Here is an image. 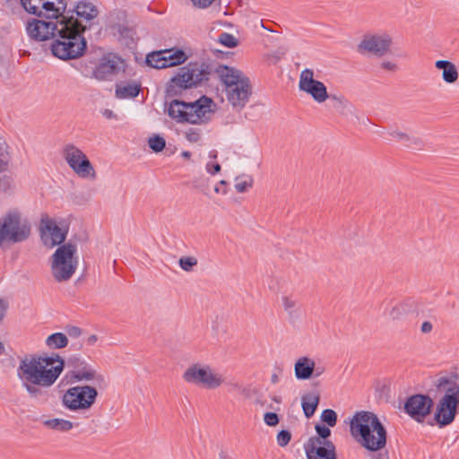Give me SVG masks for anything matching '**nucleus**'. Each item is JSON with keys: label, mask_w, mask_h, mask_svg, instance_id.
I'll return each instance as SVG.
<instances>
[{"label": "nucleus", "mask_w": 459, "mask_h": 459, "mask_svg": "<svg viewBox=\"0 0 459 459\" xmlns=\"http://www.w3.org/2000/svg\"><path fill=\"white\" fill-rule=\"evenodd\" d=\"M67 333L71 337L76 338L82 334V330L77 326H71L67 329Z\"/></svg>", "instance_id": "3c124183"}, {"label": "nucleus", "mask_w": 459, "mask_h": 459, "mask_svg": "<svg viewBox=\"0 0 459 459\" xmlns=\"http://www.w3.org/2000/svg\"><path fill=\"white\" fill-rule=\"evenodd\" d=\"M435 67L442 71V79L448 84L455 83L459 77V74L455 65L447 60H437Z\"/></svg>", "instance_id": "a878e982"}, {"label": "nucleus", "mask_w": 459, "mask_h": 459, "mask_svg": "<svg viewBox=\"0 0 459 459\" xmlns=\"http://www.w3.org/2000/svg\"><path fill=\"white\" fill-rule=\"evenodd\" d=\"M83 27L73 16L60 21V28L51 45L53 55L60 59H75L83 55L87 43L82 36Z\"/></svg>", "instance_id": "7ed1b4c3"}, {"label": "nucleus", "mask_w": 459, "mask_h": 459, "mask_svg": "<svg viewBox=\"0 0 459 459\" xmlns=\"http://www.w3.org/2000/svg\"><path fill=\"white\" fill-rule=\"evenodd\" d=\"M99 392L91 385H78L65 391L61 397L63 407L73 412H86L95 404Z\"/></svg>", "instance_id": "1a4fd4ad"}, {"label": "nucleus", "mask_w": 459, "mask_h": 459, "mask_svg": "<svg viewBox=\"0 0 459 459\" xmlns=\"http://www.w3.org/2000/svg\"><path fill=\"white\" fill-rule=\"evenodd\" d=\"M97 340H98V337H97L95 334H91V335H90V336L87 338L86 342H87L89 345H93V344H95V342H97Z\"/></svg>", "instance_id": "4d7b16f0"}, {"label": "nucleus", "mask_w": 459, "mask_h": 459, "mask_svg": "<svg viewBox=\"0 0 459 459\" xmlns=\"http://www.w3.org/2000/svg\"><path fill=\"white\" fill-rule=\"evenodd\" d=\"M315 429L318 437H313L312 438H318L321 442L328 441L327 438L331 436V429H329L328 425L325 426L317 424L316 425Z\"/></svg>", "instance_id": "a19ab883"}, {"label": "nucleus", "mask_w": 459, "mask_h": 459, "mask_svg": "<svg viewBox=\"0 0 459 459\" xmlns=\"http://www.w3.org/2000/svg\"><path fill=\"white\" fill-rule=\"evenodd\" d=\"M185 137L190 143H198L202 138L201 130L197 128H189L185 132Z\"/></svg>", "instance_id": "79ce46f5"}, {"label": "nucleus", "mask_w": 459, "mask_h": 459, "mask_svg": "<svg viewBox=\"0 0 459 459\" xmlns=\"http://www.w3.org/2000/svg\"><path fill=\"white\" fill-rule=\"evenodd\" d=\"M380 67L388 72H396L398 69V65L395 62L390 60H384L380 64Z\"/></svg>", "instance_id": "a18cd8bd"}, {"label": "nucleus", "mask_w": 459, "mask_h": 459, "mask_svg": "<svg viewBox=\"0 0 459 459\" xmlns=\"http://www.w3.org/2000/svg\"><path fill=\"white\" fill-rule=\"evenodd\" d=\"M291 434L288 430H281L277 434V443L280 446L284 447L286 446L289 442L290 441Z\"/></svg>", "instance_id": "37998d69"}, {"label": "nucleus", "mask_w": 459, "mask_h": 459, "mask_svg": "<svg viewBox=\"0 0 459 459\" xmlns=\"http://www.w3.org/2000/svg\"><path fill=\"white\" fill-rule=\"evenodd\" d=\"M227 182L225 180H221L219 185H217L215 187H214V192L215 193H221L222 195H226L227 194Z\"/></svg>", "instance_id": "8fccbe9b"}, {"label": "nucleus", "mask_w": 459, "mask_h": 459, "mask_svg": "<svg viewBox=\"0 0 459 459\" xmlns=\"http://www.w3.org/2000/svg\"><path fill=\"white\" fill-rule=\"evenodd\" d=\"M264 422L268 426H276L279 422L278 415L274 412H266L264 416Z\"/></svg>", "instance_id": "c03bdc74"}, {"label": "nucleus", "mask_w": 459, "mask_h": 459, "mask_svg": "<svg viewBox=\"0 0 459 459\" xmlns=\"http://www.w3.org/2000/svg\"><path fill=\"white\" fill-rule=\"evenodd\" d=\"M208 76L209 72L203 65L189 64L180 68L178 74L172 78L171 82L179 88L188 89L203 81H207Z\"/></svg>", "instance_id": "4468645a"}, {"label": "nucleus", "mask_w": 459, "mask_h": 459, "mask_svg": "<svg viewBox=\"0 0 459 459\" xmlns=\"http://www.w3.org/2000/svg\"><path fill=\"white\" fill-rule=\"evenodd\" d=\"M320 418L329 427H334L337 423V413L332 409L324 410Z\"/></svg>", "instance_id": "72a5a7b5"}, {"label": "nucleus", "mask_w": 459, "mask_h": 459, "mask_svg": "<svg viewBox=\"0 0 459 459\" xmlns=\"http://www.w3.org/2000/svg\"><path fill=\"white\" fill-rule=\"evenodd\" d=\"M67 366L72 368L69 372L72 383H102L104 377L96 368L90 365L83 358L78 355L67 359Z\"/></svg>", "instance_id": "f8f14e48"}, {"label": "nucleus", "mask_w": 459, "mask_h": 459, "mask_svg": "<svg viewBox=\"0 0 459 459\" xmlns=\"http://www.w3.org/2000/svg\"><path fill=\"white\" fill-rule=\"evenodd\" d=\"M43 425L49 429L58 432H68L76 427L74 422L63 418L45 420Z\"/></svg>", "instance_id": "c85d7f7f"}, {"label": "nucleus", "mask_w": 459, "mask_h": 459, "mask_svg": "<svg viewBox=\"0 0 459 459\" xmlns=\"http://www.w3.org/2000/svg\"><path fill=\"white\" fill-rule=\"evenodd\" d=\"M206 171L211 175H215L221 171V165L219 163L208 162L205 166Z\"/></svg>", "instance_id": "de8ad7c7"}, {"label": "nucleus", "mask_w": 459, "mask_h": 459, "mask_svg": "<svg viewBox=\"0 0 459 459\" xmlns=\"http://www.w3.org/2000/svg\"><path fill=\"white\" fill-rule=\"evenodd\" d=\"M235 188L238 193H245L252 187L254 180L250 176H239L235 178Z\"/></svg>", "instance_id": "2f4dec72"}, {"label": "nucleus", "mask_w": 459, "mask_h": 459, "mask_svg": "<svg viewBox=\"0 0 459 459\" xmlns=\"http://www.w3.org/2000/svg\"><path fill=\"white\" fill-rule=\"evenodd\" d=\"M186 60V53L181 49H167L147 56L149 65L157 69L167 68L183 64Z\"/></svg>", "instance_id": "dca6fc26"}, {"label": "nucleus", "mask_w": 459, "mask_h": 459, "mask_svg": "<svg viewBox=\"0 0 459 459\" xmlns=\"http://www.w3.org/2000/svg\"><path fill=\"white\" fill-rule=\"evenodd\" d=\"M78 266L77 247L65 243L56 248L51 256V273L58 281H67L74 274Z\"/></svg>", "instance_id": "6e6552de"}, {"label": "nucleus", "mask_w": 459, "mask_h": 459, "mask_svg": "<svg viewBox=\"0 0 459 459\" xmlns=\"http://www.w3.org/2000/svg\"><path fill=\"white\" fill-rule=\"evenodd\" d=\"M392 43V38L387 34L368 35L359 43V50L383 56L389 52Z\"/></svg>", "instance_id": "f3484780"}, {"label": "nucleus", "mask_w": 459, "mask_h": 459, "mask_svg": "<svg viewBox=\"0 0 459 459\" xmlns=\"http://www.w3.org/2000/svg\"><path fill=\"white\" fill-rule=\"evenodd\" d=\"M273 400L277 403H281V398L280 396H274Z\"/></svg>", "instance_id": "052dcab7"}, {"label": "nucleus", "mask_w": 459, "mask_h": 459, "mask_svg": "<svg viewBox=\"0 0 459 459\" xmlns=\"http://www.w3.org/2000/svg\"><path fill=\"white\" fill-rule=\"evenodd\" d=\"M197 259L194 256H182L178 260L180 268L185 272L193 271L194 267L197 265Z\"/></svg>", "instance_id": "c9c22d12"}, {"label": "nucleus", "mask_w": 459, "mask_h": 459, "mask_svg": "<svg viewBox=\"0 0 459 459\" xmlns=\"http://www.w3.org/2000/svg\"><path fill=\"white\" fill-rule=\"evenodd\" d=\"M41 0H21V4L24 10L33 15H36L39 8Z\"/></svg>", "instance_id": "58836bf2"}, {"label": "nucleus", "mask_w": 459, "mask_h": 459, "mask_svg": "<svg viewBox=\"0 0 459 459\" xmlns=\"http://www.w3.org/2000/svg\"><path fill=\"white\" fill-rule=\"evenodd\" d=\"M324 372H325V368H324V367H316V366L315 365V372H314L313 377H320Z\"/></svg>", "instance_id": "5fc2aeb1"}, {"label": "nucleus", "mask_w": 459, "mask_h": 459, "mask_svg": "<svg viewBox=\"0 0 459 459\" xmlns=\"http://www.w3.org/2000/svg\"><path fill=\"white\" fill-rule=\"evenodd\" d=\"M182 378L186 383L205 388L216 389L223 385V376L208 364L194 363L183 373Z\"/></svg>", "instance_id": "9d476101"}, {"label": "nucleus", "mask_w": 459, "mask_h": 459, "mask_svg": "<svg viewBox=\"0 0 459 459\" xmlns=\"http://www.w3.org/2000/svg\"><path fill=\"white\" fill-rule=\"evenodd\" d=\"M299 89L309 95L316 103H324L329 99L326 86L322 82L315 79L314 71L309 68L300 72Z\"/></svg>", "instance_id": "ddd939ff"}, {"label": "nucleus", "mask_w": 459, "mask_h": 459, "mask_svg": "<svg viewBox=\"0 0 459 459\" xmlns=\"http://www.w3.org/2000/svg\"><path fill=\"white\" fill-rule=\"evenodd\" d=\"M39 231L43 244L50 248L62 244L67 234L66 230L59 227L55 220L48 216L41 218Z\"/></svg>", "instance_id": "2eb2a0df"}, {"label": "nucleus", "mask_w": 459, "mask_h": 459, "mask_svg": "<svg viewBox=\"0 0 459 459\" xmlns=\"http://www.w3.org/2000/svg\"><path fill=\"white\" fill-rule=\"evenodd\" d=\"M319 401L320 394L317 391L307 392L302 395L301 407L307 419H310L315 414Z\"/></svg>", "instance_id": "cd10ccee"}, {"label": "nucleus", "mask_w": 459, "mask_h": 459, "mask_svg": "<svg viewBox=\"0 0 459 459\" xmlns=\"http://www.w3.org/2000/svg\"><path fill=\"white\" fill-rule=\"evenodd\" d=\"M411 306L409 301H394L390 307L385 309V316L391 321H398L409 313Z\"/></svg>", "instance_id": "bb28decb"}, {"label": "nucleus", "mask_w": 459, "mask_h": 459, "mask_svg": "<svg viewBox=\"0 0 459 459\" xmlns=\"http://www.w3.org/2000/svg\"><path fill=\"white\" fill-rule=\"evenodd\" d=\"M60 28V21H42L33 19L29 22L26 27L28 35L36 40L44 41L51 38H56V32Z\"/></svg>", "instance_id": "6ab92c4d"}, {"label": "nucleus", "mask_w": 459, "mask_h": 459, "mask_svg": "<svg viewBox=\"0 0 459 459\" xmlns=\"http://www.w3.org/2000/svg\"><path fill=\"white\" fill-rule=\"evenodd\" d=\"M435 386L439 393L443 394L436 407L435 420L440 427H444L452 423L457 413L459 375L439 377L435 382Z\"/></svg>", "instance_id": "39448f33"}, {"label": "nucleus", "mask_w": 459, "mask_h": 459, "mask_svg": "<svg viewBox=\"0 0 459 459\" xmlns=\"http://www.w3.org/2000/svg\"><path fill=\"white\" fill-rule=\"evenodd\" d=\"M352 437L366 450L377 453L371 459H389L386 446L387 432L377 415L368 411H357L350 420Z\"/></svg>", "instance_id": "f03ea898"}, {"label": "nucleus", "mask_w": 459, "mask_h": 459, "mask_svg": "<svg viewBox=\"0 0 459 459\" xmlns=\"http://www.w3.org/2000/svg\"><path fill=\"white\" fill-rule=\"evenodd\" d=\"M123 61L120 57L108 55L100 59L93 71V75L98 80H105L108 76L117 74L122 67Z\"/></svg>", "instance_id": "4be33fe9"}, {"label": "nucleus", "mask_w": 459, "mask_h": 459, "mask_svg": "<svg viewBox=\"0 0 459 459\" xmlns=\"http://www.w3.org/2000/svg\"><path fill=\"white\" fill-rule=\"evenodd\" d=\"M9 160L8 152L0 151V171L7 169Z\"/></svg>", "instance_id": "49530a36"}, {"label": "nucleus", "mask_w": 459, "mask_h": 459, "mask_svg": "<svg viewBox=\"0 0 459 459\" xmlns=\"http://www.w3.org/2000/svg\"><path fill=\"white\" fill-rule=\"evenodd\" d=\"M46 1H47V0H41V1H40L39 8V10H38V13H37L36 16H38V17H42V14H43L44 9H46Z\"/></svg>", "instance_id": "864d4df0"}, {"label": "nucleus", "mask_w": 459, "mask_h": 459, "mask_svg": "<svg viewBox=\"0 0 459 459\" xmlns=\"http://www.w3.org/2000/svg\"><path fill=\"white\" fill-rule=\"evenodd\" d=\"M210 156H211V157H213V158H216V154H215V153H213V154H212V153H210Z\"/></svg>", "instance_id": "680f3d73"}, {"label": "nucleus", "mask_w": 459, "mask_h": 459, "mask_svg": "<svg viewBox=\"0 0 459 459\" xmlns=\"http://www.w3.org/2000/svg\"><path fill=\"white\" fill-rule=\"evenodd\" d=\"M64 368L65 360L57 354H34L20 361L17 377L30 397L36 398L41 394L39 387L52 386Z\"/></svg>", "instance_id": "f257e3e1"}, {"label": "nucleus", "mask_w": 459, "mask_h": 459, "mask_svg": "<svg viewBox=\"0 0 459 459\" xmlns=\"http://www.w3.org/2000/svg\"><path fill=\"white\" fill-rule=\"evenodd\" d=\"M74 13L76 17L72 15L74 21L77 22L78 24H81L83 27V31L91 26V21H93L99 15V10L97 6L91 1L88 0H81L79 1L75 7Z\"/></svg>", "instance_id": "412c9836"}, {"label": "nucleus", "mask_w": 459, "mask_h": 459, "mask_svg": "<svg viewBox=\"0 0 459 459\" xmlns=\"http://www.w3.org/2000/svg\"><path fill=\"white\" fill-rule=\"evenodd\" d=\"M68 344V338L63 333H55L50 334L46 339V345L49 349L56 350L66 347Z\"/></svg>", "instance_id": "7c9ffc66"}, {"label": "nucleus", "mask_w": 459, "mask_h": 459, "mask_svg": "<svg viewBox=\"0 0 459 459\" xmlns=\"http://www.w3.org/2000/svg\"><path fill=\"white\" fill-rule=\"evenodd\" d=\"M433 329V325L429 321H425L421 324L420 331L422 333H429Z\"/></svg>", "instance_id": "603ef678"}, {"label": "nucleus", "mask_w": 459, "mask_h": 459, "mask_svg": "<svg viewBox=\"0 0 459 459\" xmlns=\"http://www.w3.org/2000/svg\"><path fill=\"white\" fill-rule=\"evenodd\" d=\"M433 407V401L428 395L414 394L404 404L405 411L415 420L421 422Z\"/></svg>", "instance_id": "a211bd4d"}, {"label": "nucleus", "mask_w": 459, "mask_h": 459, "mask_svg": "<svg viewBox=\"0 0 459 459\" xmlns=\"http://www.w3.org/2000/svg\"><path fill=\"white\" fill-rule=\"evenodd\" d=\"M389 135L393 140L398 141L403 143H408L413 140L412 137L407 132H403L399 129L392 130L391 132H389Z\"/></svg>", "instance_id": "e433bc0d"}, {"label": "nucleus", "mask_w": 459, "mask_h": 459, "mask_svg": "<svg viewBox=\"0 0 459 459\" xmlns=\"http://www.w3.org/2000/svg\"><path fill=\"white\" fill-rule=\"evenodd\" d=\"M329 99L333 103L334 108L342 113H344L350 108V102L342 95H329Z\"/></svg>", "instance_id": "473e14b6"}, {"label": "nucleus", "mask_w": 459, "mask_h": 459, "mask_svg": "<svg viewBox=\"0 0 459 459\" xmlns=\"http://www.w3.org/2000/svg\"><path fill=\"white\" fill-rule=\"evenodd\" d=\"M190 3L195 9L205 10L219 4L221 0H190Z\"/></svg>", "instance_id": "ea45409f"}, {"label": "nucleus", "mask_w": 459, "mask_h": 459, "mask_svg": "<svg viewBox=\"0 0 459 459\" xmlns=\"http://www.w3.org/2000/svg\"><path fill=\"white\" fill-rule=\"evenodd\" d=\"M5 351V348L4 343L0 341V355L4 354Z\"/></svg>", "instance_id": "13d9d810"}, {"label": "nucleus", "mask_w": 459, "mask_h": 459, "mask_svg": "<svg viewBox=\"0 0 459 459\" xmlns=\"http://www.w3.org/2000/svg\"><path fill=\"white\" fill-rule=\"evenodd\" d=\"M141 84L135 81H124L116 84L115 95L117 99H133L139 94Z\"/></svg>", "instance_id": "393cba45"}, {"label": "nucleus", "mask_w": 459, "mask_h": 459, "mask_svg": "<svg viewBox=\"0 0 459 459\" xmlns=\"http://www.w3.org/2000/svg\"><path fill=\"white\" fill-rule=\"evenodd\" d=\"M30 235V225L16 210L6 212L0 218V247L7 248L12 244L26 240Z\"/></svg>", "instance_id": "0eeeda50"}, {"label": "nucleus", "mask_w": 459, "mask_h": 459, "mask_svg": "<svg viewBox=\"0 0 459 459\" xmlns=\"http://www.w3.org/2000/svg\"><path fill=\"white\" fill-rule=\"evenodd\" d=\"M218 42L227 48H235L238 45V40L232 34L223 32L220 34Z\"/></svg>", "instance_id": "f704fd0d"}, {"label": "nucleus", "mask_w": 459, "mask_h": 459, "mask_svg": "<svg viewBox=\"0 0 459 459\" xmlns=\"http://www.w3.org/2000/svg\"><path fill=\"white\" fill-rule=\"evenodd\" d=\"M9 303L7 300L0 299V322L4 318L8 310Z\"/></svg>", "instance_id": "09e8293b"}, {"label": "nucleus", "mask_w": 459, "mask_h": 459, "mask_svg": "<svg viewBox=\"0 0 459 459\" xmlns=\"http://www.w3.org/2000/svg\"><path fill=\"white\" fill-rule=\"evenodd\" d=\"M63 159L72 171L80 178L93 180L96 178V170L87 155L74 143H66L61 151Z\"/></svg>", "instance_id": "9b49d317"}, {"label": "nucleus", "mask_w": 459, "mask_h": 459, "mask_svg": "<svg viewBox=\"0 0 459 459\" xmlns=\"http://www.w3.org/2000/svg\"><path fill=\"white\" fill-rule=\"evenodd\" d=\"M307 459H337L335 446L332 441L309 438L304 446Z\"/></svg>", "instance_id": "aec40b11"}, {"label": "nucleus", "mask_w": 459, "mask_h": 459, "mask_svg": "<svg viewBox=\"0 0 459 459\" xmlns=\"http://www.w3.org/2000/svg\"><path fill=\"white\" fill-rule=\"evenodd\" d=\"M65 10L66 4L64 0H47L42 18L54 19L56 21L69 19L70 17L64 15Z\"/></svg>", "instance_id": "b1692460"}, {"label": "nucleus", "mask_w": 459, "mask_h": 459, "mask_svg": "<svg viewBox=\"0 0 459 459\" xmlns=\"http://www.w3.org/2000/svg\"><path fill=\"white\" fill-rule=\"evenodd\" d=\"M283 310L290 319L298 317L299 311L297 299L291 295H283L281 299Z\"/></svg>", "instance_id": "c756f323"}, {"label": "nucleus", "mask_w": 459, "mask_h": 459, "mask_svg": "<svg viewBox=\"0 0 459 459\" xmlns=\"http://www.w3.org/2000/svg\"><path fill=\"white\" fill-rule=\"evenodd\" d=\"M315 360L307 356L299 358L294 364V373L297 379L307 380L313 377Z\"/></svg>", "instance_id": "5701e85b"}, {"label": "nucleus", "mask_w": 459, "mask_h": 459, "mask_svg": "<svg viewBox=\"0 0 459 459\" xmlns=\"http://www.w3.org/2000/svg\"><path fill=\"white\" fill-rule=\"evenodd\" d=\"M103 116L106 117V118H108V119H111V118H114L116 116L114 114V112L110 109H105L103 112H102Z\"/></svg>", "instance_id": "6e6d98bb"}, {"label": "nucleus", "mask_w": 459, "mask_h": 459, "mask_svg": "<svg viewBox=\"0 0 459 459\" xmlns=\"http://www.w3.org/2000/svg\"><path fill=\"white\" fill-rule=\"evenodd\" d=\"M149 147L155 152H161L166 145L165 139L161 136L155 135L149 139Z\"/></svg>", "instance_id": "4c0bfd02"}, {"label": "nucleus", "mask_w": 459, "mask_h": 459, "mask_svg": "<svg viewBox=\"0 0 459 459\" xmlns=\"http://www.w3.org/2000/svg\"><path fill=\"white\" fill-rule=\"evenodd\" d=\"M214 110L215 104L206 96L193 102L173 100L167 108L169 117L177 122L194 125L206 124L211 120Z\"/></svg>", "instance_id": "423d86ee"}, {"label": "nucleus", "mask_w": 459, "mask_h": 459, "mask_svg": "<svg viewBox=\"0 0 459 459\" xmlns=\"http://www.w3.org/2000/svg\"><path fill=\"white\" fill-rule=\"evenodd\" d=\"M216 74L225 87V94L229 104L236 111H241L252 95V85L249 78L238 68L219 65Z\"/></svg>", "instance_id": "20e7f679"}, {"label": "nucleus", "mask_w": 459, "mask_h": 459, "mask_svg": "<svg viewBox=\"0 0 459 459\" xmlns=\"http://www.w3.org/2000/svg\"><path fill=\"white\" fill-rule=\"evenodd\" d=\"M182 156L186 159H189L191 156V153L189 152H183Z\"/></svg>", "instance_id": "bf43d9fd"}]
</instances>
